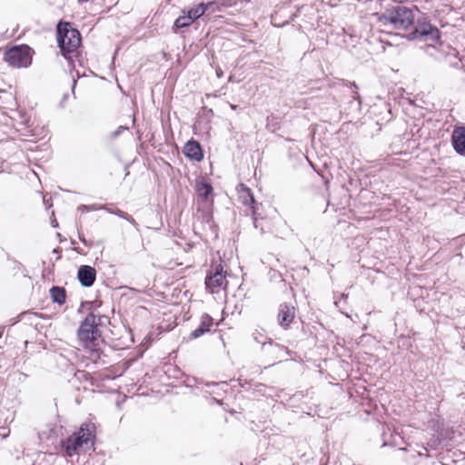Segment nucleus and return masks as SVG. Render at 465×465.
Masks as SVG:
<instances>
[{"label":"nucleus","instance_id":"nucleus-9","mask_svg":"<svg viewBox=\"0 0 465 465\" xmlns=\"http://www.w3.org/2000/svg\"><path fill=\"white\" fill-rule=\"evenodd\" d=\"M238 193H239V199L242 202V203L246 206H249L252 210V215L255 216V214H256V201L253 197V194H252L251 189L248 188L243 183H241L239 185ZM256 221H257L256 218L253 217V223H254L255 226H256Z\"/></svg>","mask_w":465,"mask_h":465},{"label":"nucleus","instance_id":"nucleus-4","mask_svg":"<svg viewBox=\"0 0 465 465\" xmlns=\"http://www.w3.org/2000/svg\"><path fill=\"white\" fill-rule=\"evenodd\" d=\"M101 316H96L93 312L87 314L80 324L77 336L80 343L87 349L92 350L94 341L100 336L98 326L101 324Z\"/></svg>","mask_w":465,"mask_h":465},{"label":"nucleus","instance_id":"nucleus-16","mask_svg":"<svg viewBox=\"0 0 465 465\" xmlns=\"http://www.w3.org/2000/svg\"><path fill=\"white\" fill-rule=\"evenodd\" d=\"M50 296L54 302L62 305L65 302V290L63 287L53 286L50 289Z\"/></svg>","mask_w":465,"mask_h":465},{"label":"nucleus","instance_id":"nucleus-2","mask_svg":"<svg viewBox=\"0 0 465 465\" xmlns=\"http://www.w3.org/2000/svg\"><path fill=\"white\" fill-rule=\"evenodd\" d=\"M57 44L62 55L68 61L69 65H74V59L81 45V34L74 28L69 22H59L56 26Z\"/></svg>","mask_w":465,"mask_h":465},{"label":"nucleus","instance_id":"nucleus-10","mask_svg":"<svg viewBox=\"0 0 465 465\" xmlns=\"http://www.w3.org/2000/svg\"><path fill=\"white\" fill-rule=\"evenodd\" d=\"M295 316V308L292 305L282 303L278 310V322L286 329L292 323Z\"/></svg>","mask_w":465,"mask_h":465},{"label":"nucleus","instance_id":"nucleus-3","mask_svg":"<svg viewBox=\"0 0 465 465\" xmlns=\"http://www.w3.org/2000/svg\"><path fill=\"white\" fill-rule=\"evenodd\" d=\"M375 16L381 25L395 30H406L414 21L412 10L400 4L386 9L382 14L376 13Z\"/></svg>","mask_w":465,"mask_h":465},{"label":"nucleus","instance_id":"nucleus-27","mask_svg":"<svg viewBox=\"0 0 465 465\" xmlns=\"http://www.w3.org/2000/svg\"><path fill=\"white\" fill-rule=\"evenodd\" d=\"M53 226H54V227H56V226H57V223H53Z\"/></svg>","mask_w":465,"mask_h":465},{"label":"nucleus","instance_id":"nucleus-5","mask_svg":"<svg viewBox=\"0 0 465 465\" xmlns=\"http://www.w3.org/2000/svg\"><path fill=\"white\" fill-rule=\"evenodd\" d=\"M33 50L28 45H15L5 53V60L16 68L28 67L32 64Z\"/></svg>","mask_w":465,"mask_h":465},{"label":"nucleus","instance_id":"nucleus-24","mask_svg":"<svg viewBox=\"0 0 465 465\" xmlns=\"http://www.w3.org/2000/svg\"><path fill=\"white\" fill-rule=\"evenodd\" d=\"M79 239H80V241H81L84 245H86V246H88V245H89V244H88V242H87V241L85 240V238H84V237H83V236L79 235Z\"/></svg>","mask_w":465,"mask_h":465},{"label":"nucleus","instance_id":"nucleus-11","mask_svg":"<svg viewBox=\"0 0 465 465\" xmlns=\"http://www.w3.org/2000/svg\"><path fill=\"white\" fill-rule=\"evenodd\" d=\"M77 278L84 287H91L96 279V271L90 265H81L78 269Z\"/></svg>","mask_w":465,"mask_h":465},{"label":"nucleus","instance_id":"nucleus-1","mask_svg":"<svg viewBox=\"0 0 465 465\" xmlns=\"http://www.w3.org/2000/svg\"><path fill=\"white\" fill-rule=\"evenodd\" d=\"M95 441V426L93 423H83L72 436L62 440V448L65 455H79L94 448Z\"/></svg>","mask_w":465,"mask_h":465},{"label":"nucleus","instance_id":"nucleus-23","mask_svg":"<svg viewBox=\"0 0 465 465\" xmlns=\"http://www.w3.org/2000/svg\"><path fill=\"white\" fill-rule=\"evenodd\" d=\"M216 74L218 78H221L223 76V73L221 68L216 69Z\"/></svg>","mask_w":465,"mask_h":465},{"label":"nucleus","instance_id":"nucleus-22","mask_svg":"<svg viewBox=\"0 0 465 465\" xmlns=\"http://www.w3.org/2000/svg\"><path fill=\"white\" fill-rule=\"evenodd\" d=\"M128 128L126 126H119L114 133H113V136L114 137H117L119 136L124 130H127Z\"/></svg>","mask_w":465,"mask_h":465},{"label":"nucleus","instance_id":"nucleus-25","mask_svg":"<svg viewBox=\"0 0 465 465\" xmlns=\"http://www.w3.org/2000/svg\"><path fill=\"white\" fill-rule=\"evenodd\" d=\"M75 84H76V81H75V80H74V81H73V90L74 89Z\"/></svg>","mask_w":465,"mask_h":465},{"label":"nucleus","instance_id":"nucleus-19","mask_svg":"<svg viewBox=\"0 0 465 465\" xmlns=\"http://www.w3.org/2000/svg\"><path fill=\"white\" fill-rule=\"evenodd\" d=\"M212 192L213 187L208 183H200L196 186L197 195L203 200H206Z\"/></svg>","mask_w":465,"mask_h":465},{"label":"nucleus","instance_id":"nucleus-13","mask_svg":"<svg viewBox=\"0 0 465 465\" xmlns=\"http://www.w3.org/2000/svg\"><path fill=\"white\" fill-rule=\"evenodd\" d=\"M185 156L191 160L200 162L203 158V149L199 142L192 139L188 141L183 148Z\"/></svg>","mask_w":465,"mask_h":465},{"label":"nucleus","instance_id":"nucleus-12","mask_svg":"<svg viewBox=\"0 0 465 465\" xmlns=\"http://www.w3.org/2000/svg\"><path fill=\"white\" fill-rule=\"evenodd\" d=\"M451 143L457 153L465 155V126L454 128L451 134Z\"/></svg>","mask_w":465,"mask_h":465},{"label":"nucleus","instance_id":"nucleus-26","mask_svg":"<svg viewBox=\"0 0 465 465\" xmlns=\"http://www.w3.org/2000/svg\"><path fill=\"white\" fill-rule=\"evenodd\" d=\"M89 0H78L79 3H85V2H88Z\"/></svg>","mask_w":465,"mask_h":465},{"label":"nucleus","instance_id":"nucleus-15","mask_svg":"<svg viewBox=\"0 0 465 465\" xmlns=\"http://www.w3.org/2000/svg\"><path fill=\"white\" fill-rule=\"evenodd\" d=\"M211 5H212L211 2L200 3L196 7H193V8H191L190 10H188L186 14L188 15H190V17L192 18V21L193 22L196 19L200 18L202 15H203Z\"/></svg>","mask_w":465,"mask_h":465},{"label":"nucleus","instance_id":"nucleus-20","mask_svg":"<svg viewBox=\"0 0 465 465\" xmlns=\"http://www.w3.org/2000/svg\"><path fill=\"white\" fill-rule=\"evenodd\" d=\"M192 23H193L192 18L190 17V15H188L186 14V15H180L174 21L173 27L175 28V30L179 29V28H184V27L189 26Z\"/></svg>","mask_w":465,"mask_h":465},{"label":"nucleus","instance_id":"nucleus-17","mask_svg":"<svg viewBox=\"0 0 465 465\" xmlns=\"http://www.w3.org/2000/svg\"><path fill=\"white\" fill-rule=\"evenodd\" d=\"M346 85L352 88L353 99L350 102V107L354 112H360L361 106V100L358 93V86L355 83H348Z\"/></svg>","mask_w":465,"mask_h":465},{"label":"nucleus","instance_id":"nucleus-21","mask_svg":"<svg viewBox=\"0 0 465 465\" xmlns=\"http://www.w3.org/2000/svg\"><path fill=\"white\" fill-rule=\"evenodd\" d=\"M78 210L81 211L82 213H84V212H90V211L101 210V209H100V206H97L95 204H94V205H84V204H83V205H80L78 207Z\"/></svg>","mask_w":465,"mask_h":465},{"label":"nucleus","instance_id":"nucleus-8","mask_svg":"<svg viewBox=\"0 0 465 465\" xmlns=\"http://www.w3.org/2000/svg\"><path fill=\"white\" fill-rule=\"evenodd\" d=\"M225 274L226 272L223 271L221 263L212 266V270L205 279L206 289L211 292H215L217 289L223 286L225 281Z\"/></svg>","mask_w":465,"mask_h":465},{"label":"nucleus","instance_id":"nucleus-7","mask_svg":"<svg viewBox=\"0 0 465 465\" xmlns=\"http://www.w3.org/2000/svg\"><path fill=\"white\" fill-rule=\"evenodd\" d=\"M254 341L262 344V351L268 354L274 355L275 358H281L287 353V348L278 343H274L270 338L265 337L262 333L256 331L252 333Z\"/></svg>","mask_w":465,"mask_h":465},{"label":"nucleus","instance_id":"nucleus-18","mask_svg":"<svg viewBox=\"0 0 465 465\" xmlns=\"http://www.w3.org/2000/svg\"><path fill=\"white\" fill-rule=\"evenodd\" d=\"M100 209L101 210H105L109 213L117 215L120 218L126 220L127 222H129L133 225H136L135 220L131 215H129L127 213H124V212L121 211L120 209L113 210V209L107 207L106 205H100Z\"/></svg>","mask_w":465,"mask_h":465},{"label":"nucleus","instance_id":"nucleus-6","mask_svg":"<svg viewBox=\"0 0 465 465\" xmlns=\"http://www.w3.org/2000/svg\"><path fill=\"white\" fill-rule=\"evenodd\" d=\"M408 38L410 40L437 43L440 38V32L429 22L418 21L414 30L409 35Z\"/></svg>","mask_w":465,"mask_h":465},{"label":"nucleus","instance_id":"nucleus-14","mask_svg":"<svg viewBox=\"0 0 465 465\" xmlns=\"http://www.w3.org/2000/svg\"><path fill=\"white\" fill-rule=\"evenodd\" d=\"M213 319L210 315H208V314H203L201 317V321H200L199 326L196 327L190 333L189 338L191 340L200 338L201 336H203L206 332H209L211 331V328L213 327Z\"/></svg>","mask_w":465,"mask_h":465}]
</instances>
